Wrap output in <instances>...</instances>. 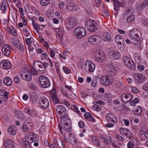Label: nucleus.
Listing matches in <instances>:
<instances>
[{"instance_id":"423d86ee","label":"nucleus","mask_w":148,"mask_h":148,"mask_svg":"<svg viewBox=\"0 0 148 148\" xmlns=\"http://www.w3.org/2000/svg\"><path fill=\"white\" fill-rule=\"evenodd\" d=\"M86 23L85 25L86 26L87 29L90 32H94L96 30L97 24L94 21L89 20L86 21Z\"/></svg>"},{"instance_id":"5fc2aeb1","label":"nucleus","mask_w":148,"mask_h":148,"mask_svg":"<svg viewBox=\"0 0 148 148\" xmlns=\"http://www.w3.org/2000/svg\"><path fill=\"white\" fill-rule=\"evenodd\" d=\"M144 8L142 4H139L137 6V10L138 12H141Z\"/></svg>"},{"instance_id":"338daca9","label":"nucleus","mask_w":148,"mask_h":148,"mask_svg":"<svg viewBox=\"0 0 148 148\" xmlns=\"http://www.w3.org/2000/svg\"><path fill=\"white\" fill-rule=\"evenodd\" d=\"M31 73H32L33 75H36L37 74V71L36 70V69L33 68L31 69Z\"/></svg>"},{"instance_id":"13d9d810","label":"nucleus","mask_w":148,"mask_h":148,"mask_svg":"<svg viewBox=\"0 0 148 148\" xmlns=\"http://www.w3.org/2000/svg\"><path fill=\"white\" fill-rule=\"evenodd\" d=\"M97 79H96V78H93L92 81L91 83L92 86L94 87H95L97 85Z\"/></svg>"},{"instance_id":"3c124183","label":"nucleus","mask_w":148,"mask_h":148,"mask_svg":"<svg viewBox=\"0 0 148 148\" xmlns=\"http://www.w3.org/2000/svg\"><path fill=\"white\" fill-rule=\"evenodd\" d=\"M93 108L94 110L97 111H100L101 109V106L99 104L94 105L93 106Z\"/></svg>"},{"instance_id":"39448f33","label":"nucleus","mask_w":148,"mask_h":148,"mask_svg":"<svg viewBox=\"0 0 148 148\" xmlns=\"http://www.w3.org/2000/svg\"><path fill=\"white\" fill-rule=\"evenodd\" d=\"M66 28L68 30L72 29L77 23L76 20L73 17L69 18L65 20Z\"/></svg>"},{"instance_id":"c756f323","label":"nucleus","mask_w":148,"mask_h":148,"mask_svg":"<svg viewBox=\"0 0 148 148\" xmlns=\"http://www.w3.org/2000/svg\"><path fill=\"white\" fill-rule=\"evenodd\" d=\"M24 111L26 113L35 117H37L38 116V114L33 110L26 108L25 109Z\"/></svg>"},{"instance_id":"7c9ffc66","label":"nucleus","mask_w":148,"mask_h":148,"mask_svg":"<svg viewBox=\"0 0 148 148\" xmlns=\"http://www.w3.org/2000/svg\"><path fill=\"white\" fill-rule=\"evenodd\" d=\"M67 8L69 10L73 12L78 9V7L76 5H74L73 4L71 3L68 4L67 6Z\"/></svg>"},{"instance_id":"bf43d9fd","label":"nucleus","mask_w":148,"mask_h":148,"mask_svg":"<svg viewBox=\"0 0 148 148\" xmlns=\"http://www.w3.org/2000/svg\"><path fill=\"white\" fill-rule=\"evenodd\" d=\"M104 100L109 101L111 99V95L108 94H106L104 95Z\"/></svg>"},{"instance_id":"9d476101","label":"nucleus","mask_w":148,"mask_h":148,"mask_svg":"<svg viewBox=\"0 0 148 148\" xmlns=\"http://www.w3.org/2000/svg\"><path fill=\"white\" fill-rule=\"evenodd\" d=\"M113 81V79L111 75L105 76L102 77L101 79L102 84L105 86H108Z\"/></svg>"},{"instance_id":"a878e982","label":"nucleus","mask_w":148,"mask_h":148,"mask_svg":"<svg viewBox=\"0 0 148 148\" xmlns=\"http://www.w3.org/2000/svg\"><path fill=\"white\" fill-rule=\"evenodd\" d=\"M68 140L70 144L72 145H75L77 142V139L72 134L69 135Z\"/></svg>"},{"instance_id":"bb28decb","label":"nucleus","mask_w":148,"mask_h":148,"mask_svg":"<svg viewBox=\"0 0 148 148\" xmlns=\"http://www.w3.org/2000/svg\"><path fill=\"white\" fill-rule=\"evenodd\" d=\"M113 3L114 10L117 12L119 10L120 7L123 6V3L119 2L118 0L115 1Z\"/></svg>"},{"instance_id":"6e6d98bb","label":"nucleus","mask_w":148,"mask_h":148,"mask_svg":"<svg viewBox=\"0 0 148 148\" xmlns=\"http://www.w3.org/2000/svg\"><path fill=\"white\" fill-rule=\"evenodd\" d=\"M115 85L117 88H119L122 87L123 84L120 82H117L115 83Z\"/></svg>"},{"instance_id":"774afa93","label":"nucleus","mask_w":148,"mask_h":148,"mask_svg":"<svg viewBox=\"0 0 148 148\" xmlns=\"http://www.w3.org/2000/svg\"><path fill=\"white\" fill-rule=\"evenodd\" d=\"M22 145L23 148H31L30 145L29 144H26L24 143H22Z\"/></svg>"},{"instance_id":"7ed1b4c3","label":"nucleus","mask_w":148,"mask_h":148,"mask_svg":"<svg viewBox=\"0 0 148 148\" xmlns=\"http://www.w3.org/2000/svg\"><path fill=\"white\" fill-rule=\"evenodd\" d=\"M106 119L108 123L106 125V126L107 127H114V124L117 121L115 116L112 114L108 113L106 115Z\"/></svg>"},{"instance_id":"1a4fd4ad","label":"nucleus","mask_w":148,"mask_h":148,"mask_svg":"<svg viewBox=\"0 0 148 148\" xmlns=\"http://www.w3.org/2000/svg\"><path fill=\"white\" fill-rule=\"evenodd\" d=\"M105 56V54L103 52L97 51L95 55V60L99 62H103L106 60Z\"/></svg>"},{"instance_id":"c85d7f7f","label":"nucleus","mask_w":148,"mask_h":148,"mask_svg":"<svg viewBox=\"0 0 148 148\" xmlns=\"http://www.w3.org/2000/svg\"><path fill=\"white\" fill-rule=\"evenodd\" d=\"M107 70V73L109 75H114L116 72V70L113 68L109 67L108 65H107L106 67Z\"/></svg>"},{"instance_id":"20e7f679","label":"nucleus","mask_w":148,"mask_h":148,"mask_svg":"<svg viewBox=\"0 0 148 148\" xmlns=\"http://www.w3.org/2000/svg\"><path fill=\"white\" fill-rule=\"evenodd\" d=\"M39 81L41 86L43 88L48 87L50 85L48 78L45 75H41L39 78Z\"/></svg>"},{"instance_id":"6ab92c4d","label":"nucleus","mask_w":148,"mask_h":148,"mask_svg":"<svg viewBox=\"0 0 148 148\" xmlns=\"http://www.w3.org/2000/svg\"><path fill=\"white\" fill-rule=\"evenodd\" d=\"M11 47L8 45H6L3 46L2 50L4 55L8 56L11 53Z\"/></svg>"},{"instance_id":"6e6552de","label":"nucleus","mask_w":148,"mask_h":148,"mask_svg":"<svg viewBox=\"0 0 148 148\" xmlns=\"http://www.w3.org/2000/svg\"><path fill=\"white\" fill-rule=\"evenodd\" d=\"M123 60L125 64L128 68L132 69H135V65L134 64V62L129 57L124 56L123 58Z\"/></svg>"},{"instance_id":"f704fd0d","label":"nucleus","mask_w":148,"mask_h":148,"mask_svg":"<svg viewBox=\"0 0 148 148\" xmlns=\"http://www.w3.org/2000/svg\"><path fill=\"white\" fill-rule=\"evenodd\" d=\"M111 34L108 33H106L103 35V40L104 41H109L111 40Z\"/></svg>"},{"instance_id":"69168bd1","label":"nucleus","mask_w":148,"mask_h":148,"mask_svg":"<svg viewBox=\"0 0 148 148\" xmlns=\"http://www.w3.org/2000/svg\"><path fill=\"white\" fill-rule=\"evenodd\" d=\"M91 115H92L90 113L88 112H86L84 114V116L86 119L87 120V119H88V118H90Z\"/></svg>"},{"instance_id":"dca6fc26","label":"nucleus","mask_w":148,"mask_h":148,"mask_svg":"<svg viewBox=\"0 0 148 148\" xmlns=\"http://www.w3.org/2000/svg\"><path fill=\"white\" fill-rule=\"evenodd\" d=\"M115 40L117 44L119 49H124L123 47H119V45H121L122 44L124 43V40L122 36L120 35L116 36L115 38Z\"/></svg>"},{"instance_id":"a18cd8bd","label":"nucleus","mask_w":148,"mask_h":148,"mask_svg":"<svg viewBox=\"0 0 148 148\" xmlns=\"http://www.w3.org/2000/svg\"><path fill=\"white\" fill-rule=\"evenodd\" d=\"M18 49L20 51H23L24 50V46L20 42L17 43L16 46L15 47Z\"/></svg>"},{"instance_id":"f03ea898","label":"nucleus","mask_w":148,"mask_h":148,"mask_svg":"<svg viewBox=\"0 0 148 148\" xmlns=\"http://www.w3.org/2000/svg\"><path fill=\"white\" fill-rule=\"evenodd\" d=\"M57 115L61 120L64 119L66 117L67 113L65 108L62 105H58L56 106Z\"/></svg>"},{"instance_id":"f8f14e48","label":"nucleus","mask_w":148,"mask_h":148,"mask_svg":"<svg viewBox=\"0 0 148 148\" xmlns=\"http://www.w3.org/2000/svg\"><path fill=\"white\" fill-rule=\"evenodd\" d=\"M39 103L40 107L42 109L47 108L49 105L48 100L44 97L40 98L39 101Z\"/></svg>"},{"instance_id":"2f4dec72","label":"nucleus","mask_w":148,"mask_h":148,"mask_svg":"<svg viewBox=\"0 0 148 148\" xmlns=\"http://www.w3.org/2000/svg\"><path fill=\"white\" fill-rule=\"evenodd\" d=\"M3 82L4 84L7 86H11L12 83V79L9 77H5L3 79Z\"/></svg>"},{"instance_id":"a19ab883","label":"nucleus","mask_w":148,"mask_h":148,"mask_svg":"<svg viewBox=\"0 0 148 148\" xmlns=\"http://www.w3.org/2000/svg\"><path fill=\"white\" fill-rule=\"evenodd\" d=\"M19 10L20 12L21 13V14L22 15L21 16V18L22 19V21H23V23L24 25L26 26L27 25V23L26 21H25V19L24 18L25 17L24 16H23V12L24 11L23 10V9L22 8H19Z\"/></svg>"},{"instance_id":"393cba45","label":"nucleus","mask_w":148,"mask_h":148,"mask_svg":"<svg viewBox=\"0 0 148 148\" xmlns=\"http://www.w3.org/2000/svg\"><path fill=\"white\" fill-rule=\"evenodd\" d=\"M14 144L10 140H6L4 142V145L6 148H13Z\"/></svg>"},{"instance_id":"e433bc0d","label":"nucleus","mask_w":148,"mask_h":148,"mask_svg":"<svg viewBox=\"0 0 148 148\" xmlns=\"http://www.w3.org/2000/svg\"><path fill=\"white\" fill-rule=\"evenodd\" d=\"M58 145L57 140L54 139L49 146L50 148H58Z\"/></svg>"},{"instance_id":"052dcab7","label":"nucleus","mask_w":148,"mask_h":148,"mask_svg":"<svg viewBox=\"0 0 148 148\" xmlns=\"http://www.w3.org/2000/svg\"><path fill=\"white\" fill-rule=\"evenodd\" d=\"M62 69L64 72L66 73L69 74L71 73V71L66 66H63Z\"/></svg>"},{"instance_id":"ea45409f","label":"nucleus","mask_w":148,"mask_h":148,"mask_svg":"<svg viewBox=\"0 0 148 148\" xmlns=\"http://www.w3.org/2000/svg\"><path fill=\"white\" fill-rule=\"evenodd\" d=\"M28 72H29L28 70L24 68L21 69L20 72V74L22 78H24V76L25 74L27 73Z\"/></svg>"},{"instance_id":"4c0bfd02","label":"nucleus","mask_w":148,"mask_h":148,"mask_svg":"<svg viewBox=\"0 0 148 148\" xmlns=\"http://www.w3.org/2000/svg\"><path fill=\"white\" fill-rule=\"evenodd\" d=\"M32 75L31 73L28 72L27 73L25 74L24 78L23 79L26 81H29L32 79Z\"/></svg>"},{"instance_id":"37998d69","label":"nucleus","mask_w":148,"mask_h":148,"mask_svg":"<svg viewBox=\"0 0 148 148\" xmlns=\"http://www.w3.org/2000/svg\"><path fill=\"white\" fill-rule=\"evenodd\" d=\"M32 24L33 27L35 29L37 30L40 29V26L39 24L38 23L35 22L33 20H32Z\"/></svg>"},{"instance_id":"72a5a7b5","label":"nucleus","mask_w":148,"mask_h":148,"mask_svg":"<svg viewBox=\"0 0 148 148\" xmlns=\"http://www.w3.org/2000/svg\"><path fill=\"white\" fill-rule=\"evenodd\" d=\"M7 9L6 2L5 0H2L1 3L0 4V10L3 11H4L6 10Z\"/></svg>"},{"instance_id":"cd10ccee","label":"nucleus","mask_w":148,"mask_h":148,"mask_svg":"<svg viewBox=\"0 0 148 148\" xmlns=\"http://www.w3.org/2000/svg\"><path fill=\"white\" fill-rule=\"evenodd\" d=\"M100 138L104 143L108 144L111 142V140L110 137L108 136H104L101 135L100 136Z\"/></svg>"},{"instance_id":"de8ad7c7","label":"nucleus","mask_w":148,"mask_h":148,"mask_svg":"<svg viewBox=\"0 0 148 148\" xmlns=\"http://www.w3.org/2000/svg\"><path fill=\"white\" fill-rule=\"evenodd\" d=\"M40 3L43 6H45L49 4L50 0H40Z\"/></svg>"},{"instance_id":"4468645a","label":"nucleus","mask_w":148,"mask_h":148,"mask_svg":"<svg viewBox=\"0 0 148 148\" xmlns=\"http://www.w3.org/2000/svg\"><path fill=\"white\" fill-rule=\"evenodd\" d=\"M108 55L110 58L112 60H115L120 57L121 54L117 51L111 50L110 52Z\"/></svg>"},{"instance_id":"4be33fe9","label":"nucleus","mask_w":148,"mask_h":148,"mask_svg":"<svg viewBox=\"0 0 148 148\" xmlns=\"http://www.w3.org/2000/svg\"><path fill=\"white\" fill-rule=\"evenodd\" d=\"M28 138H30V143H32L36 141H37L38 140V138L37 135L36 134H34L30 132L28 136Z\"/></svg>"},{"instance_id":"09e8293b","label":"nucleus","mask_w":148,"mask_h":148,"mask_svg":"<svg viewBox=\"0 0 148 148\" xmlns=\"http://www.w3.org/2000/svg\"><path fill=\"white\" fill-rule=\"evenodd\" d=\"M139 99L138 98H135L134 100L130 102V104L131 106H134L139 102Z\"/></svg>"},{"instance_id":"412c9836","label":"nucleus","mask_w":148,"mask_h":148,"mask_svg":"<svg viewBox=\"0 0 148 148\" xmlns=\"http://www.w3.org/2000/svg\"><path fill=\"white\" fill-rule=\"evenodd\" d=\"M135 81L138 83L143 82L145 80V77L142 74L135 73L134 75Z\"/></svg>"},{"instance_id":"aec40b11","label":"nucleus","mask_w":148,"mask_h":148,"mask_svg":"<svg viewBox=\"0 0 148 148\" xmlns=\"http://www.w3.org/2000/svg\"><path fill=\"white\" fill-rule=\"evenodd\" d=\"M122 101L124 103H127L132 98V95L130 94H123L121 97Z\"/></svg>"},{"instance_id":"58836bf2","label":"nucleus","mask_w":148,"mask_h":148,"mask_svg":"<svg viewBox=\"0 0 148 148\" xmlns=\"http://www.w3.org/2000/svg\"><path fill=\"white\" fill-rule=\"evenodd\" d=\"M23 31L25 37L31 36L32 35L30 29L24 28L23 29Z\"/></svg>"},{"instance_id":"49530a36","label":"nucleus","mask_w":148,"mask_h":148,"mask_svg":"<svg viewBox=\"0 0 148 148\" xmlns=\"http://www.w3.org/2000/svg\"><path fill=\"white\" fill-rule=\"evenodd\" d=\"M18 41V40L15 38H12L11 40V42L12 45L14 47H16L17 43L19 42Z\"/></svg>"},{"instance_id":"473e14b6","label":"nucleus","mask_w":148,"mask_h":148,"mask_svg":"<svg viewBox=\"0 0 148 148\" xmlns=\"http://www.w3.org/2000/svg\"><path fill=\"white\" fill-rule=\"evenodd\" d=\"M30 98L34 102L36 101L38 99V96L36 93L34 92H32L29 93Z\"/></svg>"},{"instance_id":"c9c22d12","label":"nucleus","mask_w":148,"mask_h":148,"mask_svg":"<svg viewBox=\"0 0 148 148\" xmlns=\"http://www.w3.org/2000/svg\"><path fill=\"white\" fill-rule=\"evenodd\" d=\"M120 131L121 132H122L126 136L130 135L131 136L132 133L130 130L125 128H121L120 129Z\"/></svg>"},{"instance_id":"b1692460","label":"nucleus","mask_w":148,"mask_h":148,"mask_svg":"<svg viewBox=\"0 0 148 148\" xmlns=\"http://www.w3.org/2000/svg\"><path fill=\"white\" fill-rule=\"evenodd\" d=\"M17 131L16 127L15 126H10L8 128V131L10 135H15Z\"/></svg>"},{"instance_id":"680f3d73","label":"nucleus","mask_w":148,"mask_h":148,"mask_svg":"<svg viewBox=\"0 0 148 148\" xmlns=\"http://www.w3.org/2000/svg\"><path fill=\"white\" fill-rule=\"evenodd\" d=\"M116 138L120 141H123V138L119 134H116Z\"/></svg>"},{"instance_id":"864d4df0","label":"nucleus","mask_w":148,"mask_h":148,"mask_svg":"<svg viewBox=\"0 0 148 148\" xmlns=\"http://www.w3.org/2000/svg\"><path fill=\"white\" fill-rule=\"evenodd\" d=\"M140 42H137V43H132V44L133 45V46L135 48H136L137 49L138 48L140 49V48L141 47V45H140Z\"/></svg>"},{"instance_id":"e2e57ef3","label":"nucleus","mask_w":148,"mask_h":148,"mask_svg":"<svg viewBox=\"0 0 148 148\" xmlns=\"http://www.w3.org/2000/svg\"><path fill=\"white\" fill-rule=\"evenodd\" d=\"M137 68L138 70L140 71L143 70L144 69V66L140 64H139L137 65Z\"/></svg>"},{"instance_id":"0e129e2a","label":"nucleus","mask_w":148,"mask_h":148,"mask_svg":"<svg viewBox=\"0 0 148 148\" xmlns=\"http://www.w3.org/2000/svg\"><path fill=\"white\" fill-rule=\"evenodd\" d=\"M38 66L39 68L40 69H39V70L40 71H44V65L43 63H40V64L38 65Z\"/></svg>"},{"instance_id":"f257e3e1","label":"nucleus","mask_w":148,"mask_h":148,"mask_svg":"<svg viewBox=\"0 0 148 148\" xmlns=\"http://www.w3.org/2000/svg\"><path fill=\"white\" fill-rule=\"evenodd\" d=\"M141 34L140 31L136 28H133L129 33V36L131 39L138 42L142 40Z\"/></svg>"},{"instance_id":"79ce46f5","label":"nucleus","mask_w":148,"mask_h":148,"mask_svg":"<svg viewBox=\"0 0 148 148\" xmlns=\"http://www.w3.org/2000/svg\"><path fill=\"white\" fill-rule=\"evenodd\" d=\"M143 110L141 107H138L136 108L134 112L136 115H139L141 114L143 112Z\"/></svg>"},{"instance_id":"a211bd4d","label":"nucleus","mask_w":148,"mask_h":148,"mask_svg":"<svg viewBox=\"0 0 148 148\" xmlns=\"http://www.w3.org/2000/svg\"><path fill=\"white\" fill-rule=\"evenodd\" d=\"M50 96L53 103L57 104L59 103V100L55 90L53 89L51 91Z\"/></svg>"},{"instance_id":"8fccbe9b","label":"nucleus","mask_w":148,"mask_h":148,"mask_svg":"<svg viewBox=\"0 0 148 148\" xmlns=\"http://www.w3.org/2000/svg\"><path fill=\"white\" fill-rule=\"evenodd\" d=\"M33 40V39L31 36L29 38H26L25 39V41L26 42V44L29 45H31L32 43V42Z\"/></svg>"},{"instance_id":"2eb2a0df","label":"nucleus","mask_w":148,"mask_h":148,"mask_svg":"<svg viewBox=\"0 0 148 148\" xmlns=\"http://www.w3.org/2000/svg\"><path fill=\"white\" fill-rule=\"evenodd\" d=\"M100 40V37L99 35H93L89 38L88 41L90 43L94 45L98 44Z\"/></svg>"},{"instance_id":"4d7b16f0","label":"nucleus","mask_w":148,"mask_h":148,"mask_svg":"<svg viewBox=\"0 0 148 148\" xmlns=\"http://www.w3.org/2000/svg\"><path fill=\"white\" fill-rule=\"evenodd\" d=\"M135 18V16L134 15H131L129 16L127 19V22H130L132 21Z\"/></svg>"},{"instance_id":"9b49d317","label":"nucleus","mask_w":148,"mask_h":148,"mask_svg":"<svg viewBox=\"0 0 148 148\" xmlns=\"http://www.w3.org/2000/svg\"><path fill=\"white\" fill-rule=\"evenodd\" d=\"M95 66L94 63L91 61L87 60L86 61L84 64V68L87 71L92 72L95 69Z\"/></svg>"},{"instance_id":"ddd939ff","label":"nucleus","mask_w":148,"mask_h":148,"mask_svg":"<svg viewBox=\"0 0 148 148\" xmlns=\"http://www.w3.org/2000/svg\"><path fill=\"white\" fill-rule=\"evenodd\" d=\"M63 120H61L60 122L62 127L66 132H70L71 129V124L70 122H69V123L64 120L63 121Z\"/></svg>"},{"instance_id":"5701e85b","label":"nucleus","mask_w":148,"mask_h":148,"mask_svg":"<svg viewBox=\"0 0 148 148\" xmlns=\"http://www.w3.org/2000/svg\"><path fill=\"white\" fill-rule=\"evenodd\" d=\"M33 124L32 123L26 122L24 123L22 127V130L23 132H25L31 130L33 127Z\"/></svg>"},{"instance_id":"f3484780","label":"nucleus","mask_w":148,"mask_h":148,"mask_svg":"<svg viewBox=\"0 0 148 148\" xmlns=\"http://www.w3.org/2000/svg\"><path fill=\"white\" fill-rule=\"evenodd\" d=\"M1 67L5 69H9L11 66V64L10 62L6 60H3L0 63Z\"/></svg>"},{"instance_id":"0eeeda50","label":"nucleus","mask_w":148,"mask_h":148,"mask_svg":"<svg viewBox=\"0 0 148 148\" xmlns=\"http://www.w3.org/2000/svg\"><path fill=\"white\" fill-rule=\"evenodd\" d=\"M75 34L78 38H83L86 34V30L82 27H77L75 30Z\"/></svg>"},{"instance_id":"603ef678","label":"nucleus","mask_w":148,"mask_h":148,"mask_svg":"<svg viewBox=\"0 0 148 148\" xmlns=\"http://www.w3.org/2000/svg\"><path fill=\"white\" fill-rule=\"evenodd\" d=\"M8 30H10L11 32V34L12 33L14 36H15L17 35V33L14 27H11L10 28H8Z\"/></svg>"},{"instance_id":"c03bdc74","label":"nucleus","mask_w":148,"mask_h":148,"mask_svg":"<svg viewBox=\"0 0 148 148\" xmlns=\"http://www.w3.org/2000/svg\"><path fill=\"white\" fill-rule=\"evenodd\" d=\"M92 142L93 143L96 145L100 146V143L98 139H97L94 136L92 138Z\"/></svg>"}]
</instances>
